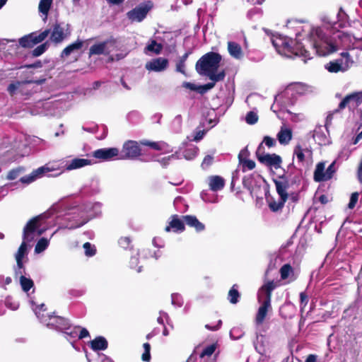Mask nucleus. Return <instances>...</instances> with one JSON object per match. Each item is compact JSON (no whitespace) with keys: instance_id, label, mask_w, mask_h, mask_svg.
Here are the masks:
<instances>
[{"instance_id":"nucleus-1","label":"nucleus","mask_w":362,"mask_h":362,"mask_svg":"<svg viewBox=\"0 0 362 362\" xmlns=\"http://www.w3.org/2000/svg\"><path fill=\"white\" fill-rule=\"evenodd\" d=\"M100 203L87 204L82 206H74L69 209L64 216V220L68 221L66 228L74 229L82 226L90 218L101 213Z\"/></svg>"},{"instance_id":"nucleus-2","label":"nucleus","mask_w":362,"mask_h":362,"mask_svg":"<svg viewBox=\"0 0 362 362\" xmlns=\"http://www.w3.org/2000/svg\"><path fill=\"white\" fill-rule=\"evenodd\" d=\"M221 56L216 52H208L203 55L196 64V70L200 75L206 76L213 81H220L224 79L223 71L217 73Z\"/></svg>"},{"instance_id":"nucleus-3","label":"nucleus","mask_w":362,"mask_h":362,"mask_svg":"<svg viewBox=\"0 0 362 362\" xmlns=\"http://www.w3.org/2000/svg\"><path fill=\"white\" fill-rule=\"evenodd\" d=\"M273 46L275 47L278 53L286 57H291L293 55L302 57L303 60L306 62L308 59H311L308 52L298 42H294L286 37L276 36L272 39Z\"/></svg>"},{"instance_id":"nucleus-4","label":"nucleus","mask_w":362,"mask_h":362,"mask_svg":"<svg viewBox=\"0 0 362 362\" xmlns=\"http://www.w3.org/2000/svg\"><path fill=\"white\" fill-rule=\"evenodd\" d=\"M306 41L319 56L325 57L337 51L333 35L329 37L325 35L322 30L319 28L311 30L310 39Z\"/></svg>"},{"instance_id":"nucleus-5","label":"nucleus","mask_w":362,"mask_h":362,"mask_svg":"<svg viewBox=\"0 0 362 362\" xmlns=\"http://www.w3.org/2000/svg\"><path fill=\"white\" fill-rule=\"evenodd\" d=\"M56 206H53L49 211L31 218L23 228V240L30 243L41 235L45 230V219L49 217Z\"/></svg>"},{"instance_id":"nucleus-6","label":"nucleus","mask_w":362,"mask_h":362,"mask_svg":"<svg viewBox=\"0 0 362 362\" xmlns=\"http://www.w3.org/2000/svg\"><path fill=\"white\" fill-rule=\"evenodd\" d=\"M44 307L45 304L42 303L40 305L33 308L37 317L47 327L59 332L64 331L69 322L59 316L45 314V309Z\"/></svg>"},{"instance_id":"nucleus-7","label":"nucleus","mask_w":362,"mask_h":362,"mask_svg":"<svg viewBox=\"0 0 362 362\" xmlns=\"http://www.w3.org/2000/svg\"><path fill=\"white\" fill-rule=\"evenodd\" d=\"M341 58L329 62L325 65V68L330 73L345 72L354 64V60L349 52H342Z\"/></svg>"},{"instance_id":"nucleus-8","label":"nucleus","mask_w":362,"mask_h":362,"mask_svg":"<svg viewBox=\"0 0 362 362\" xmlns=\"http://www.w3.org/2000/svg\"><path fill=\"white\" fill-rule=\"evenodd\" d=\"M71 33V26L65 23H56L53 25L50 40L56 44L61 43Z\"/></svg>"},{"instance_id":"nucleus-9","label":"nucleus","mask_w":362,"mask_h":362,"mask_svg":"<svg viewBox=\"0 0 362 362\" xmlns=\"http://www.w3.org/2000/svg\"><path fill=\"white\" fill-rule=\"evenodd\" d=\"M333 39L337 45V51L340 49H355V42L356 38L350 34L341 31H337L333 33Z\"/></svg>"},{"instance_id":"nucleus-10","label":"nucleus","mask_w":362,"mask_h":362,"mask_svg":"<svg viewBox=\"0 0 362 362\" xmlns=\"http://www.w3.org/2000/svg\"><path fill=\"white\" fill-rule=\"evenodd\" d=\"M336 171L335 161H333L325 170L323 162L317 164L314 172V180L316 182H324L330 180Z\"/></svg>"},{"instance_id":"nucleus-11","label":"nucleus","mask_w":362,"mask_h":362,"mask_svg":"<svg viewBox=\"0 0 362 362\" xmlns=\"http://www.w3.org/2000/svg\"><path fill=\"white\" fill-rule=\"evenodd\" d=\"M49 33L50 30L48 29L45 30L40 34L32 33L20 38L18 42L23 47H33L34 45L42 42Z\"/></svg>"},{"instance_id":"nucleus-12","label":"nucleus","mask_w":362,"mask_h":362,"mask_svg":"<svg viewBox=\"0 0 362 362\" xmlns=\"http://www.w3.org/2000/svg\"><path fill=\"white\" fill-rule=\"evenodd\" d=\"M115 41L114 40H108L94 44L90 47L89 54L100 55L109 54L115 49Z\"/></svg>"},{"instance_id":"nucleus-13","label":"nucleus","mask_w":362,"mask_h":362,"mask_svg":"<svg viewBox=\"0 0 362 362\" xmlns=\"http://www.w3.org/2000/svg\"><path fill=\"white\" fill-rule=\"evenodd\" d=\"M361 103L362 90L346 95L339 103L338 110H336V112H338L339 110H343L345 107H348L350 110H354Z\"/></svg>"},{"instance_id":"nucleus-14","label":"nucleus","mask_w":362,"mask_h":362,"mask_svg":"<svg viewBox=\"0 0 362 362\" xmlns=\"http://www.w3.org/2000/svg\"><path fill=\"white\" fill-rule=\"evenodd\" d=\"M305 89L303 85L300 83L293 84L288 86L286 90L280 95H278L275 98L274 104L279 103V102L283 98H287L290 96L292 97V99L288 103L293 104L294 103V98H296V95L303 94Z\"/></svg>"},{"instance_id":"nucleus-15","label":"nucleus","mask_w":362,"mask_h":362,"mask_svg":"<svg viewBox=\"0 0 362 362\" xmlns=\"http://www.w3.org/2000/svg\"><path fill=\"white\" fill-rule=\"evenodd\" d=\"M122 153V159H134L141 155V148L136 141L129 140L123 144Z\"/></svg>"},{"instance_id":"nucleus-16","label":"nucleus","mask_w":362,"mask_h":362,"mask_svg":"<svg viewBox=\"0 0 362 362\" xmlns=\"http://www.w3.org/2000/svg\"><path fill=\"white\" fill-rule=\"evenodd\" d=\"M261 146L262 144L259 145L257 151V156L259 161L267 166L274 168L276 169L279 168L282 163L281 158L275 153L260 154L259 149Z\"/></svg>"},{"instance_id":"nucleus-17","label":"nucleus","mask_w":362,"mask_h":362,"mask_svg":"<svg viewBox=\"0 0 362 362\" xmlns=\"http://www.w3.org/2000/svg\"><path fill=\"white\" fill-rule=\"evenodd\" d=\"M259 304L260 305L255 318V323L257 326L262 325L268 313L271 312L272 310L271 300L269 299L266 300L262 298Z\"/></svg>"},{"instance_id":"nucleus-18","label":"nucleus","mask_w":362,"mask_h":362,"mask_svg":"<svg viewBox=\"0 0 362 362\" xmlns=\"http://www.w3.org/2000/svg\"><path fill=\"white\" fill-rule=\"evenodd\" d=\"M54 170V168L49 167L47 165L42 166L33 170L30 175L21 177L20 181L23 184L28 185L34 182L35 180L42 177L47 173L51 172Z\"/></svg>"},{"instance_id":"nucleus-19","label":"nucleus","mask_w":362,"mask_h":362,"mask_svg":"<svg viewBox=\"0 0 362 362\" xmlns=\"http://www.w3.org/2000/svg\"><path fill=\"white\" fill-rule=\"evenodd\" d=\"M279 281H268L264 282L262 286L259 288L258 292V302L261 303L262 298L270 300L272 298V292L279 286Z\"/></svg>"},{"instance_id":"nucleus-20","label":"nucleus","mask_w":362,"mask_h":362,"mask_svg":"<svg viewBox=\"0 0 362 362\" xmlns=\"http://www.w3.org/2000/svg\"><path fill=\"white\" fill-rule=\"evenodd\" d=\"M119 155L117 148H100L93 153V156L101 160H110Z\"/></svg>"},{"instance_id":"nucleus-21","label":"nucleus","mask_w":362,"mask_h":362,"mask_svg":"<svg viewBox=\"0 0 362 362\" xmlns=\"http://www.w3.org/2000/svg\"><path fill=\"white\" fill-rule=\"evenodd\" d=\"M28 242L23 240L21 245H20L17 252L15 255V258L17 262V268L16 269V274H21L22 269H23V258L28 254Z\"/></svg>"},{"instance_id":"nucleus-22","label":"nucleus","mask_w":362,"mask_h":362,"mask_svg":"<svg viewBox=\"0 0 362 362\" xmlns=\"http://www.w3.org/2000/svg\"><path fill=\"white\" fill-rule=\"evenodd\" d=\"M168 61L167 59L158 57L146 63V69L148 71L159 72L164 71L168 67Z\"/></svg>"},{"instance_id":"nucleus-23","label":"nucleus","mask_w":362,"mask_h":362,"mask_svg":"<svg viewBox=\"0 0 362 362\" xmlns=\"http://www.w3.org/2000/svg\"><path fill=\"white\" fill-rule=\"evenodd\" d=\"M228 52L230 56L235 59L241 60L244 57V52L241 46L235 42H228Z\"/></svg>"},{"instance_id":"nucleus-24","label":"nucleus","mask_w":362,"mask_h":362,"mask_svg":"<svg viewBox=\"0 0 362 362\" xmlns=\"http://www.w3.org/2000/svg\"><path fill=\"white\" fill-rule=\"evenodd\" d=\"M90 163L91 161L88 159L77 158L67 161L64 168L66 170L70 171L85 167Z\"/></svg>"},{"instance_id":"nucleus-25","label":"nucleus","mask_w":362,"mask_h":362,"mask_svg":"<svg viewBox=\"0 0 362 362\" xmlns=\"http://www.w3.org/2000/svg\"><path fill=\"white\" fill-rule=\"evenodd\" d=\"M148 13V9L144 7H136L127 13L128 18L132 21L141 22L143 21Z\"/></svg>"},{"instance_id":"nucleus-26","label":"nucleus","mask_w":362,"mask_h":362,"mask_svg":"<svg viewBox=\"0 0 362 362\" xmlns=\"http://www.w3.org/2000/svg\"><path fill=\"white\" fill-rule=\"evenodd\" d=\"M274 183L276 192L279 194L280 199H283V202H286L288 199V182L283 178H280L279 180H274Z\"/></svg>"},{"instance_id":"nucleus-27","label":"nucleus","mask_w":362,"mask_h":362,"mask_svg":"<svg viewBox=\"0 0 362 362\" xmlns=\"http://www.w3.org/2000/svg\"><path fill=\"white\" fill-rule=\"evenodd\" d=\"M276 136L279 142L281 145H287L292 139V131L290 128L283 125Z\"/></svg>"},{"instance_id":"nucleus-28","label":"nucleus","mask_w":362,"mask_h":362,"mask_svg":"<svg viewBox=\"0 0 362 362\" xmlns=\"http://www.w3.org/2000/svg\"><path fill=\"white\" fill-rule=\"evenodd\" d=\"M312 151L308 148H303L300 145H297L294 148L293 155L296 157L299 163H303L306 158H312Z\"/></svg>"},{"instance_id":"nucleus-29","label":"nucleus","mask_w":362,"mask_h":362,"mask_svg":"<svg viewBox=\"0 0 362 362\" xmlns=\"http://www.w3.org/2000/svg\"><path fill=\"white\" fill-rule=\"evenodd\" d=\"M80 327L78 326H71L69 323L64 328L63 332L65 334V337L71 341L72 344L76 339H78Z\"/></svg>"},{"instance_id":"nucleus-30","label":"nucleus","mask_w":362,"mask_h":362,"mask_svg":"<svg viewBox=\"0 0 362 362\" xmlns=\"http://www.w3.org/2000/svg\"><path fill=\"white\" fill-rule=\"evenodd\" d=\"M185 229V225L182 220L178 218L177 216H173L169 225L165 228L166 232H170L171 230L174 232H182Z\"/></svg>"},{"instance_id":"nucleus-31","label":"nucleus","mask_w":362,"mask_h":362,"mask_svg":"<svg viewBox=\"0 0 362 362\" xmlns=\"http://www.w3.org/2000/svg\"><path fill=\"white\" fill-rule=\"evenodd\" d=\"M225 185V180L218 175H213L209 177V186L211 190L216 192L222 189Z\"/></svg>"},{"instance_id":"nucleus-32","label":"nucleus","mask_w":362,"mask_h":362,"mask_svg":"<svg viewBox=\"0 0 362 362\" xmlns=\"http://www.w3.org/2000/svg\"><path fill=\"white\" fill-rule=\"evenodd\" d=\"M83 41L78 40L76 42L66 47L61 53V57L64 58L69 56L72 52L78 51L82 48Z\"/></svg>"},{"instance_id":"nucleus-33","label":"nucleus","mask_w":362,"mask_h":362,"mask_svg":"<svg viewBox=\"0 0 362 362\" xmlns=\"http://www.w3.org/2000/svg\"><path fill=\"white\" fill-rule=\"evenodd\" d=\"M141 144L144 146H149L155 150L158 151H164L165 152L170 151V146L168 144L164 141H141Z\"/></svg>"},{"instance_id":"nucleus-34","label":"nucleus","mask_w":362,"mask_h":362,"mask_svg":"<svg viewBox=\"0 0 362 362\" xmlns=\"http://www.w3.org/2000/svg\"><path fill=\"white\" fill-rule=\"evenodd\" d=\"M183 218L185 223L191 226L194 227L197 231H202L204 229V225L195 216H185Z\"/></svg>"},{"instance_id":"nucleus-35","label":"nucleus","mask_w":362,"mask_h":362,"mask_svg":"<svg viewBox=\"0 0 362 362\" xmlns=\"http://www.w3.org/2000/svg\"><path fill=\"white\" fill-rule=\"evenodd\" d=\"M90 346L94 351L105 350L107 347V341L103 337H98L90 341Z\"/></svg>"},{"instance_id":"nucleus-36","label":"nucleus","mask_w":362,"mask_h":362,"mask_svg":"<svg viewBox=\"0 0 362 362\" xmlns=\"http://www.w3.org/2000/svg\"><path fill=\"white\" fill-rule=\"evenodd\" d=\"M20 275V284L23 291L28 292L31 288L33 287L34 283L30 278H27L23 275Z\"/></svg>"},{"instance_id":"nucleus-37","label":"nucleus","mask_w":362,"mask_h":362,"mask_svg":"<svg viewBox=\"0 0 362 362\" xmlns=\"http://www.w3.org/2000/svg\"><path fill=\"white\" fill-rule=\"evenodd\" d=\"M53 0H40L38 9L45 16L46 19Z\"/></svg>"},{"instance_id":"nucleus-38","label":"nucleus","mask_w":362,"mask_h":362,"mask_svg":"<svg viewBox=\"0 0 362 362\" xmlns=\"http://www.w3.org/2000/svg\"><path fill=\"white\" fill-rule=\"evenodd\" d=\"M216 349V346L214 344H211V345L206 346V348H204L199 356V360L204 361H204L208 362V361L205 360V357H206V356L210 357L214 353Z\"/></svg>"},{"instance_id":"nucleus-39","label":"nucleus","mask_w":362,"mask_h":362,"mask_svg":"<svg viewBox=\"0 0 362 362\" xmlns=\"http://www.w3.org/2000/svg\"><path fill=\"white\" fill-rule=\"evenodd\" d=\"M49 244V239H47L45 238H40L36 245H35V252L37 253V254H39V253H41L42 252H43L44 250H45L47 249V247H48Z\"/></svg>"},{"instance_id":"nucleus-40","label":"nucleus","mask_w":362,"mask_h":362,"mask_svg":"<svg viewBox=\"0 0 362 362\" xmlns=\"http://www.w3.org/2000/svg\"><path fill=\"white\" fill-rule=\"evenodd\" d=\"M236 285H233L228 292V298L230 303L232 304H236L238 302L240 298V293L236 288Z\"/></svg>"},{"instance_id":"nucleus-41","label":"nucleus","mask_w":362,"mask_h":362,"mask_svg":"<svg viewBox=\"0 0 362 362\" xmlns=\"http://www.w3.org/2000/svg\"><path fill=\"white\" fill-rule=\"evenodd\" d=\"M198 149L195 146H190L186 148L182 154L185 159L187 160H192L194 158L197 154Z\"/></svg>"},{"instance_id":"nucleus-42","label":"nucleus","mask_w":362,"mask_h":362,"mask_svg":"<svg viewBox=\"0 0 362 362\" xmlns=\"http://www.w3.org/2000/svg\"><path fill=\"white\" fill-rule=\"evenodd\" d=\"M24 172V168L18 167L16 169L10 170L7 175V179L9 180H13L18 177Z\"/></svg>"},{"instance_id":"nucleus-43","label":"nucleus","mask_w":362,"mask_h":362,"mask_svg":"<svg viewBox=\"0 0 362 362\" xmlns=\"http://www.w3.org/2000/svg\"><path fill=\"white\" fill-rule=\"evenodd\" d=\"M162 45L153 40L147 47L146 49L148 52H153L155 54H159L162 50Z\"/></svg>"},{"instance_id":"nucleus-44","label":"nucleus","mask_w":362,"mask_h":362,"mask_svg":"<svg viewBox=\"0 0 362 362\" xmlns=\"http://www.w3.org/2000/svg\"><path fill=\"white\" fill-rule=\"evenodd\" d=\"M48 48V42H45L32 51V55L33 57H39Z\"/></svg>"},{"instance_id":"nucleus-45","label":"nucleus","mask_w":362,"mask_h":362,"mask_svg":"<svg viewBox=\"0 0 362 362\" xmlns=\"http://www.w3.org/2000/svg\"><path fill=\"white\" fill-rule=\"evenodd\" d=\"M240 165L243 166V171L245 172L247 170H252L255 168V163L249 159H244L243 160L239 162Z\"/></svg>"},{"instance_id":"nucleus-46","label":"nucleus","mask_w":362,"mask_h":362,"mask_svg":"<svg viewBox=\"0 0 362 362\" xmlns=\"http://www.w3.org/2000/svg\"><path fill=\"white\" fill-rule=\"evenodd\" d=\"M245 121L248 124H255L258 121V116L254 111L247 112L245 117Z\"/></svg>"},{"instance_id":"nucleus-47","label":"nucleus","mask_w":362,"mask_h":362,"mask_svg":"<svg viewBox=\"0 0 362 362\" xmlns=\"http://www.w3.org/2000/svg\"><path fill=\"white\" fill-rule=\"evenodd\" d=\"M291 272H292V267L288 264H284L280 269V274H281V279H287Z\"/></svg>"},{"instance_id":"nucleus-48","label":"nucleus","mask_w":362,"mask_h":362,"mask_svg":"<svg viewBox=\"0 0 362 362\" xmlns=\"http://www.w3.org/2000/svg\"><path fill=\"white\" fill-rule=\"evenodd\" d=\"M286 202H283V199H280L278 202L273 201L269 203V208L273 211H277L281 209Z\"/></svg>"},{"instance_id":"nucleus-49","label":"nucleus","mask_w":362,"mask_h":362,"mask_svg":"<svg viewBox=\"0 0 362 362\" xmlns=\"http://www.w3.org/2000/svg\"><path fill=\"white\" fill-rule=\"evenodd\" d=\"M144 352L142 354V360L144 361H149L151 358L150 354V350H151V346L148 343H144Z\"/></svg>"},{"instance_id":"nucleus-50","label":"nucleus","mask_w":362,"mask_h":362,"mask_svg":"<svg viewBox=\"0 0 362 362\" xmlns=\"http://www.w3.org/2000/svg\"><path fill=\"white\" fill-rule=\"evenodd\" d=\"M83 248L85 250V254L87 256H93L95 253V248L93 245H92L90 243H86L83 245Z\"/></svg>"},{"instance_id":"nucleus-51","label":"nucleus","mask_w":362,"mask_h":362,"mask_svg":"<svg viewBox=\"0 0 362 362\" xmlns=\"http://www.w3.org/2000/svg\"><path fill=\"white\" fill-rule=\"evenodd\" d=\"M171 299H172L173 305L177 306V307L182 306L183 301H182V297L179 294H177V293L172 294Z\"/></svg>"},{"instance_id":"nucleus-52","label":"nucleus","mask_w":362,"mask_h":362,"mask_svg":"<svg viewBox=\"0 0 362 362\" xmlns=\"http://www.w3.org/2000/svg\"><path fill=\"white\" fill-rule=\"evenodd\" d=\"M166 321L167 324L170 325V318L168 315L166 313L160 312V316L157 319V322L160 325H164V321Z\"/></svg>"},{"instance_id":"nucleus-53","label":"nucleus","mask_w":362,"mask_h":362,"mask_svg":"<svg viewBox=\"0 0 362 362\" xmlns=\"http://www.w3.org/2000/svg\"><path fill=\"white\" fill-rule=\"evenodd\" d=\"M358 192H354L351 194L350 201H349V203L348 205L349 209L354 208V206H356V204L358 202Z\"/></svg>"},{"instance_id":"nucleus-54","label":"nucleus","mask_w":362,"mask_h":362,"mask_svg":"<svg viewBox=\"0 0 362 362\" xmlns=\"http://www.w3.org/2000/svg\"><path fill=\"white\" fill-rule=\"evenodd\" d=\"M132 240L129 237H122L119 240V245L123 248H127Z\"/></svg>"},{"instance_id":"nucleus-55","label":"nucleus","mask_w":362,"mask_h":362,"mask_svg":"<svg viewBox=\"0 0 362 362\" xmlns=\"http://www.w3.org/2000/svg\"><path fill=\"white\" fill-rule=\"evenodd\" d=\"M176 71L177 72H180L184 75H186L185 73V62L178 60L176 63Z\"/></svg>"},{"instance_id":"nucleus-56","label":"nucleus","mask_w":362,"mask_h":362,"mask_svg":"<svg viewBox=\"0 0 362 362\" xmlns=\"http://www.w3.org/2000/svg\"><path fill=\"white\" fill-rule=\"evenodd\" d=\"M12 279L10 276L4 277L0 275V287L5 288L6 285H8L11 283Z\"/></svg>"},{"instance_id":"nucleus-57","label":"nucleus","mask_w":362,"mask_h":362,"mask_svg":"<svg viewBox=\"0 0 362 362\" xmlns=\"http://www.w3.org/2000/svg\"><path fill=\"white\" fill-rule=\"evenodd\" d=\"M6 305L13 310H17L19 306L18 303L12 302V300L10 298H7L6 299Z\"/></svg>"},{"instance_id":"nucleus-58","label":"nucleus","mask_w":362,"mask_h":362,"mask_svg":"<svg viewBox=\"0 0 362 362\" xmlns=\"http://www.w3.org/2000/svg\"><path fill=\"white\" fill-rule=\"evenodd\" d=\"M300 310H303L304 307L307 305L308 302V296L302 292L300 293Z\"/></svg>"},{"instance_id":"nucleus-59","label":"nucleus","mask_w":362,"mask_h":362,"mask_svg":"<svg viewBox=\"0 0 362 362\" xmlns=\"http://www.w3.org/2000/svg\"><path fill=\"white\" fill-rule=\"evenodd\" d=\"M263 143H264L266 146H267L268 147L270 148V147H273L274 146H275L276 141L274 139H273L270 136H266L264 137Z\"/></svg>"},{"instance_id":"nucleus-60","label":"nucleus","mask_w":362,"mask_h":362,"mask_svg":"<svg viewBox=\"0 0 362 362\" xmlns=\"http://www.w3.org/2000/svg\"><path fill=\"white\" fill-rule=\"evenodd\" d=\"M212 161H213V157L211 156L208 155V156H205V158H204V160L202 163V167L203 168H208L209 165H211Z\"/></svg>"},{"instance_id":"nucleus-61","label":"nucleus","mask_w":362,"mask_h":362,"mask_svg":"<svg viewBox=\"0 0 362 362\" xmlns=\"http://www.w3.org/2000/svg\"><path fill=\"white\" fill-rule=\"evenodd\" d=\"M248 156H249V152L247 148H244V149L241 150L238 154L239 162L243 160L244 159H247Z\"/></svg>"},{"instance_id":"nucleus-62","label":"nucleus","mask_w":362,"mask_h":362,"mask_svg":"<svg viewBox=\"0 0 362 362\" xmlns=\"http://www.w3.org/2000/svg\"><path fill=\"white\" fill-rule=\"evenodd\" d=\"M89 337V332L86 328H81L80 327L78 339Z\"/></svg>"},{"instance_id":"nucleus-63","label":"nucleus","mask_w":362,"mask_h":362,"mask_svg":"<svg viewBox=\"0 0 362 362\" xmlns=\"http://www.w3.org/2000/svg\"><path fill=\"white\" fill-rule=\"evenodd\" d=\"M138 263H139L138 257L136 256L132 257L130 262H129L130 267L132 269H136V267L138 265Z\"/></svg>"},{"instance_id":"nucleus-64","label":"nucleus","mask_w":362,"mask_h":362,"mask_svg":"<svg viewBox=\"0 0 362 362\" xmlns=\"http://www.w3.org/2000/svg\"><path fill=\"white\" fill-rule=\"evenodd\" d=\"M182 119L180 115H177L173 119V124L180 128L182 125Z\"/></svg>"}]
</instances>
